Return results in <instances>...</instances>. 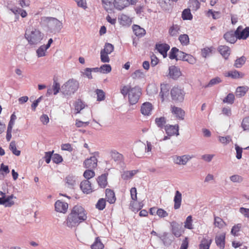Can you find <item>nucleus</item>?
Returning <instances> with one entry per match:
<instances>
[{
	"label": "nucleus",
	"mask_w": 249,
	"mask_h": 249,
	"mask_svg": "<svg viewBox=\"0 0 249 249\" xmlns=\"http://www.w3.org/2000/svg\"><path fill=\"white\" fill-rule=\"evenodd\" d=\"M87 218V213L81 206H74L71 210V213L67 216L64 223L67 227L72 228L79 225Z\"/></svg>",
	"instance_id": "f257e3e1"
},
{
	"label": "nucleus",
	"mask_w": 249,
	"mask_h": 249,
	"mask_svg": "<svg viewBox=\"0 0 249 249\" xmlns=\"http://www.w3.org/2000/svg\"><path fill=\"white\" fill-rule=\"evenodd\" d=\"M79 86V82L76 80L70 79L62 86V90L64 94L71 95L77 90Z\"/></svg>",
	"instance_id": "f03ea898"
},
{
	"label": "nucleus",
	"mask_w": 249,
	"mask_h": 249,
	"mask_svg": "<svg viewBox=\"0 0 249 249\" xmlns=\"http://www.w3.org/2000/svg\"><path fill=\"white\" fill-rule=\"evenodd\" d=\"M25 37L31 45L37 44L42 39L43 34L37 29H34L29 33H26Z\"/></svg>",
	"instance_id": "7ed1b4c3"
},
{
	"label": "nucleus",
	"mask_w": 249,
	"mask_h": 249,
	"mask_svg": "<svg viewBox=\"0 0 249 249\" xmlns=\"http://www.w3.org/2000/svg\"><path fill=\"white\" fill-rule=\"evenodd\" d=\"M44 21L47 23V26L51 32H59L62 28V23L55 18H45Z\"/></svg>",
	"instance_id": "20e7f679"
},
{
	"label": "nucleus",
	"mask_w": 249,
	"mask_h": 249,
	"mask_svg": "<svg viewBox=\"0 0 249 249\" xmlns=\"http://www.w3.org/2000/svg\"><path fill=\"white\" fill-rule=\"evenodd\" d=\"M170 94L171 98L174 102L180 103L184 100L185 92L181 88L174 87L171 89Z\"/></svg>",
	"instance_id": "39448f33"
},
{
	"label": "nucleus",
	"mask_w": 249,
	"mask_h": 249,
	"mask_svg": "<svg viewBox=\"0 0 249 249\" xmlns=\"http://www.w3.org/2000/svg\"><path fill=\"white\" fill-rule=\"evenodd\" d=\"M142 94L141 89L138 87L130 88L128 95V100L131 105L136 104L139 101Z\"/></svg>",
	"instance_id": "423d86ee"
},
{
	"label": "nucleus",
	"mask_w": 249,
	"mask_h": 249,
	"mask_svg": "<svg viewBox=\"0 0 249 249\" xmlns=\"http://www.w3.org/2000/svg\"><path fill=\"white\" fill-rule=\"evenodd\" d=\"M235 32L237 39H246L249 36V27H247L243 29L242 26H239Z\"/></svg>",
	"instance_id": "0eeeda50"
},
{
	"label": "nucleus",
	"mask_w": 249,
	"mask_h": 249,
	"mask_svg": "<svg viewBox=\"0 0 249 249\" xmlns=\"http://www.w3.org/2000/svg\"><path fill=\"white\" fill-rule=\"evenodd\" d=\"M181 75L180 69L175 66H171L169 67L168 76L170 78L177 80Z\"/></svg>",
	"instance_id": "6e6552de"
},
{
	"label": "nucleus",
	"mask_w": 249,
	"mask_h": 249,
	"mask_svg": "<svg viewBox=\"0 0 249 249\" xmlns=\"http://www.w3.org/2000/svg\"><path fill=\"white\" fill-rule=\"evenodd\" d=\"M178 60L187 61L191 64H194L196 63V60L192 55L187 54L182 51L179 52Z\"/></svg>",
	"instance_id": "1a4fd4ad"
},
{
	"label": "nucleus",
	"mask_w": 249,
	"mask_h": 249,
	"mask_svg": "<svg viewBox=\"0 0 249 249\" xmlns=\"http://www.w3.org/2000/svg\"><path fill=\"white\" fill-rule=\"evenodd\" d=\"M54 207L56 212L65 213L68 209V204L66 202L57 200L55 203Z\"/></svg>",
	"instance_id": "9d476101"
},
{
	"label": "nucleus",
	"mask_w": 249,
	"mask_h": 249,
	"mask_svg": "<svg viewBox=\"0 0 249 249\" xmlns=\"http://www.w3.org/2000/svg\"><path fill=\"white\" fill-rule=\"evenodd\" d=\"M160 239L162 241L165 246H169L171 244L174 237L173 235L167 232H164L162 235L159 236Z\"/></svg>",
	"instance_id": "9b49d317"
},
{
	"label": "nucleus",
	"mask_w": 249,
	"mask_h": 249,
	"mask_svg": "<svg viewBox=\"0 0 249 249\" xmlns=\"http://www.w3.org/2000/svg\"><path fill=\"white\" fill-rule=\"evenodd\" d=\"M171 112L176 115V117L181 120L184 119L185 116V111L181 108L177 107L175 106L171 107Z\"/></svg>",
	"instance_id": "f8f14e48"
},
{
	"label": "nucleus",
	"mask_w": 249,
	"mask_h": 249,
	"mask_svg": "<svg viewBox=\"0 0 249 249\" xmlns=\"http://www.w3.org/2000/svg\"><path fill=\"white\" fill-rule=\"evenodd\" d=\"M153 109V106L149 102H145L142 104L141 108V112L144 116H149L151 114Z\"/></svg>",
	"instance_id": "ddd939ff"
},
{
	"label": "nucleus",
	"mask_w": 249,
	"mask_h": 249,
	"mask_svg": "<svg viewBox=\"0 0 249 249\" xmlns=\"http://www.w3.org/2000/svg\"><path fill=\"white\" fill-rule=\"evenodd\" d=\"M97 165V159L95 156L86 159L84 162V166L86 168H95Z\"/></svg>",
	"instance_id": "4468645a"
},
{
	"label": "nucleus",
	"mask_w": 249,
	"mask_h": 249,
	"mask_svg": "<svg viewBox=\"0 0 249 249\" xmlns=\"http://www.w3.org/2000/svg\"><path fill=\"white\" fill-rule=\"evenodd\" d=\"M169 85L167 84H161L160 85V91L159 96L161 99V102H163L164 98L166 97L169 95Z\"/></svg>",
	"instance_id": "2eb2a0df"
},
{
	"label": "nucleus",
	"mask_w": 249,
	"mask_h": 249,
	"mask_svg": "<svg viewBox=\"0 0 249 249\" xmlns=\"http://www.w3.org/2000/svg\"><path fill=\"white\" fill-rule=\"evenodd\" d=\"M90 182L88 180H84L80 183V188L84 193L87 194L92 192Z\"/></svg>",
	"instance_id": "dca6fc26"
},
{
	"label": "nucleus",
	"mask_w": 249,
	"mask_h": 249,
	"mask_svg": "<svg viewBox=\"0 0 249 249\" xmlns=\"http://www.w3.org/2000/svg\"><path fill=\"white\" fill-rule=\"evenodd\" d=\"M165 130L167 134L171 136L176 134L177 135H178V125H166L165 126Z\"/></svg>",
	"instance_id": "f3484780"
},
{
	"label": "nucleus",
	"mask_w": 249,
	"mask_h": 249,
	"mask_svg": "<svg viewBox=\"0 0 249 249\" xmlns=\"http://www.w3.org/2000/svg\"><path fill=\"white\" fill-rule=\"evenodd\" d=\"M156 49L165 58L167 56V52L170 49V46L166 43L157 44Z\"/></svg>",
	"instance_id": "a211bd4d"
},
{
	"label": "nucleus",
	"mask_w": 249,
	"mask_h": 249,
	"mask_svg": "<svg viewBox=\"0 0 249 249\" xmlns=\"http://www.w3.org/2000/svg\"><path fill=\"white\" fill-rule=\"evenodd\" d=\"M107 176L108 173H104L99 176L96 180L99 186L102 188H105L107 185Z\"/></svg>",
	"instance_id": "6ab92c4d"
},
{
	"label": "nucleus",
	"mask_w": 249,
	"mask_h": 249,
	"mask_svg": "<svg viewBox=\"0 0 249 249\" xmlns=\"http://www.w3.org/2000/svg\"><path fill=\"white\" fill-rule=\"evenodd\" d=\"M106 200L110 204H113L116 201V197L114 192L110 189H106L105 190Z\"/></svg>",
	"instance_id": "aec40b11"
},
{
	"label": "nucleus",
	"mask_w": 249,
	"mask_h": 249,
	"mask_svg": "<svg viewBox=\"0 0 249 249\" xmlns=\"http://www.w3.org/2000/svg\"><path fill=\"white\" fill-rule=\"evenodd\" d=\"M223 37L227 42L231 43H234L237 39L235 32L233 31L227 32L224 35Z\"/></svg>",
	"instance_id": "412c9836"
},
{
	"label": "nucleus",
	"mask_w": 249,
	"mask_h": 249,
	"mask_svg": "<svg viewBox=\"0 0 249 249\" xmlns=\"http://www.w3.org/2000/svg\"><path fill=\"white\" fill-rule=\"evenodd\" d=\"M215 240L216 245L221 249H223L225 248V233L216 236Z\"/></svg>",
	"instance_id": "4be33fe9"
},
{
	"label": "nucleus",
	"mask_w": 249,
	"mask_h": 249,
	"mask_svg": "<svg viewBox=\"0 0 249 249\" xmlns=\"http://www.w3.org/2000/svg\"><path fill=\"white\" fill-rule=\"evenodd\" d=\"M182 195L179 191H177L175 193V196L174 198V208L177 210L180 208L181 203Z\"/></svg>",
	"instance_id": "5701e85b"
},
{
	"label": "nucleus",
	"mask_w": 249,
	"mask_h": 249,
	"mask_svg": "<svg viewBox=\"0 0 249 249\" xmlns=\"http://www.w3.org/2000/svg\"><path fill=\"white\" fill-rule=\"evenodd\" d=\"M129 4L128 0H114V5L115 7L121 10Z\"/></svg>",
	"instance_id": "b1692460"
},
{
	"label": "nucleus",
	"mask_w": 249,
	"mask_h": 249,
	"mask_svg": "<svg viewBox=\"0 0 249 249\" xmlns=\"http://www.w3.org/2000/svg\"><path fill=\"white\" fill-rule=\"evenodd\" d=\"M218 52L225 59H227L230 54V48L227 46H220L218 48Z\"/></svg>",
	"instance_id": "393cba45"
},
{
	"label": "nucleus",
	"mask_w": 249,
	"mask_h": 249,
	"mask_svg": "<svg viewBox=\"0 0 249 249\" xmlns=\"http://www.w3.org/2000/svg\"><path fill=\"white\" fill-rule=\"evenodd\" d=\"M132 29L134 34L137 36L142 37L146 33L145 30L138 25H133L132 26Z\"/></svg>",
	"instance_id": "a878e982"
},
{
	"label": "nucleus",
	"mask_w": 249,
	"mask_h": 249,
	"mask_svg": "<svg viewBox=\"0 0 249 249\" xmlns=\"http://www.w3.org/2000/svg\"><path fill=\"white\" fill-rule=\"evenodd\" d=\"M249 88L247 86H240L237 88L235 95L237 97L244 96L248 91Z\"/></svg>",
	"instance_id": "bb28decb"
},
{
	"label": "nucleus",
	"mask_w": 249,
	"mask_h": 249,
	"mask_svg": "<svg viewBox=\"0 0 249 249\" xmlns=\"http://www.w3.org/2000/svg\"><path fill=\"white\" fill-rule=\"evenodd\" d=\"M245 74L236 70L229 71L226 76L231 77L233 79H238L244 77Z\"/></svg>",
	"instance_id": "cd10ccee"
},
{
	"label": "nucleus",
	"mask_w": 249,
	"mask_h": 249,
	"mask_svg": "<svg viewBox=\"0 0 249 249\" xmlns=\"http://www.w3.org/2000/svg\"><path fill=\"white\" fill-rule=\"evenodd\" d=\"M180 28L179 25L173 24L169 29L168 33L169 35L171 36H177L179 34Z\"/></svg>",
	"instance_id": "c85d7f7f"
},
{
	"label": "nucleus",
	"mask_w": 249,
	"mask_h": 249,
	"mask_svg": "<svg viewBox=\"0 0 249 249\" xmlns=\"http://www.w3.org/2000/svg\"><path fill=\"white\" fill-rule=\"evenodd\" d=\"M179 52H181V51H179L177 48H172L169 53V58L172 60L176 59V60H178V57Z\"/></svg>",
	"instance_id": "c756f323"
},
{
	"label": "nucleus",
	"mask_w": 249,
	"mask_h": 249,
	"mask_svg": "<svg viewBox=\"0 0 249 249\" xmlns=\"http://www.w3.org/2000/svg\"><path fill=\"white\" fill-rule=\"evenodd\" d=\"M212 241L211 239L203 238L199 246V249H209Z\"/></svg>",
	"instance_id": "7c9ffc66"
},
{
	"label": "nucleus",
	"mask_w": 249,
	"mask_h": 249,
	"mask_svg": "<svg viewBox=\"0 0 249 249\" xmlns=\"http://www.w3.org/2000/svg\"><path fill=\"white\" fill-rule=\"evenodd\" d=\"M111 158L117 163H120L123 160V156L116 151H112L110 153Z\"/></svg>",
	"instance_id": "2f4dec72"
},
{
	"label": "nucleus",
	"mask_w": 249,
	"mask_h": 249,
	"mask_svg": "<svg viewBox=\"0 0 249 249\" xmlns=\"http://www.w3.org/2000/svg\"><path fill=\"white\" fill-rule=\"evenodd\" d=\"M104 248V244L102 243L101 239L99 237L95 238V240L91 246V249H103Z\"/></svg>",
	"instance_id": "473e14b6"
},
{
	"label": "nucleus",
	"mask_w": 249,
	"mask_h": 249,
	"mask_svg": "<svg viewBox=\"0 0 249 249\" xmlns=\"http://www.w3.org/2000/svg\"><path fill=\"white\" fill-rule=\"evenodd\" d=\"M181 17L183 20H191L193 18V16L191 13L190 9H184L182 12Z\"/></svg>",
	"instance_id": "72a5a7b5"
},
{
	"label": "nucleus",
	"mask_w": 249,
	"mask_h": 249,
	"mask_svg": "<svg viewBox=\"0 0 249 249\" xmlns=\"http://www.w3.org/2000/svg\"><path fill=\"white\" fill-rule=\"evenodd\" d=\"M246 58L244 56L237 58L234 64V66L237 68H241L246 62Z\"/></svg>",
	"instance_id": "f704fd0d"
},
{
	"label": "nucleus",
	"mask_w": 249,
	"mask_h": 249,
	"mask_svg": "<svg viewBox=\"0 0 249 249\" xmlns=\"http://www.w3.org/2000/svg\"><path fill=\"white\" fill-rule=\"evenodd\" d=\"M221 82L222 81L221 79L218 77H216L212 79L207 84L204 85L203 87L204 88L211 87L215 85L221 83Z\"/></svg>",
	"instance_id": "c9c22d12"
},
{
	"label": "nucleus",
	"mask_w": 249,
	"mask_h": 249,
	"mask_svg": "<svg viewBox=\"0 0 249 249\" xmlns=\"http://www.w3.org/2000/svg\"><path fill=\"white\" fill-rule=\"evenodd\" d=\"M189 7L193 11H196L200 7V3L198 0H190Z\"/></svg>",
	"instance_id": "e433bc0d"
},
{
	"label": "nucleus",
	"mask_w": 249,
	"mask_h": 249,
	"mask_svg": "<svg viewBox=\"0 0 249 249\" xmlns=\"http://www.w3.org/2000/svg\"><path fill=\"white\" fill-rule=\"evenodd\" d=\"M188 160V159L185 156L177 157L174 159V162L178 164L185 165Z\"/></svg>",
	"instance_id": "4c0bfd02"
},
{
	"label": "nucleus",
	"mask_w": 249,
	"mask_h": 249,
	"mask_svg": "<svg viewBox=\"0 0 249 249\" xmlns=\"http://www.w3.org/2000/svg\"><path fill=\"white\" fill-rule=\"evenodd\" d=\"M155 121L157 125L160 128H163L166 123V120L164 117L156 118Z\"/></svg>",
	"instance_id": "58836bf2"
},
{
	"label": "nucleus",
	"mask_w": 249,
	"mask_h": 249,
	"mask_svg": "<svg viewBox=\"0 0 249 249\" xmlns=\"http://www.w3.org/2000/svg\"><path fill=\"white\" fill-rule=\"evenodd\" d=\"M106 205V200L103 198H100L95 205L96 209L100 211L103 210Z\"/></svg>",
	"instance_id": "ea45409f"
},
{
	"label": "nucleus",
	"mask_w": 249,
	"mask_h": 249,
	"mask_svg": "<svg viewBox=\"0 0 249 249\" xmlns=\"http://www.w3.org/2000/svg\"><path fill=\"white\" fill-rule=\"evenodd\" d=\"M9 148L13 154L16 156H19L20 155V151L17 149L16 144L15 141H12L10 142Z\"/></svg>",
	"instance_id": "a19ab883"
},
{
	"label": "nucleus",
	"mask_w": 249,
	"mask_h": 249,
	"mask_svg": "<svg viewBox=\"0 0 249 249\" xmlns=\"http://www.w3.org/2000/svg\"><path fill=\"white\" fill-rule=\"evenodd\" d=\"M85 106L84 103L81 99L77 100L74 105L75 109L77 111L76 113H80V111L84 108Z\"/></svg>",
	"instance_id": "79ce46f5"
},
{
	"label": "nucleus",
	"mask_w": 249,
	"mask_h": 249,
	"mask_svg": "<svg viewBox=\"0 0 249 249\" xmlns=\"http://www.w3.org/2000/svg\"><path fill=\"white\" fill-rule=\"evenodd\" d=\"M13 198H16L13 195L6 196L4 197V204L6 207H11L14 204V201L12 200Z\"/></svg>",
	"instance_id": "37998d69"
},
{
	"label": "nucleus",
	"mask_w": 249,
	"mask_h": 249,
	"mask_svg": "<svg viewBox=\"0 0 249 249\" xmlns=\"http://www.w3.org/2000/svg\"><path fill=\"white\" fill-rule=\"evenodd\" d=\"M214 225L215 227L220 229L223 227L225 222L222 218L214 215Z\"/></svg>",
	"instance_id": "c03bdc74"
},
{
	"label": "nucleus",
	"mask_w": 249,
	"mask_h": 249,
	"mask_svg": "<svg viewBox=\"0 0 249 249\" xmlns=\"http://www.w3.org/2000/svg\"><path fill=\"white\" fill-rule=\"evenodd\" d=\"M235 99L234 95L232 93H229L223 100V102L229 104H232Z\"/></svg>",
	"instance_id": "a18cd8bd"
},
{
	"label": "nucleus",
	"mask_w": 249,
	"mask_h": 249,
	"mask_svg": "<svg viewBox=\"0 0 249 249\" xmlns=\"http://www.w3.org/2000/svg\"><path fill=\"white\" fill-rule=\"evenodd\" d=\"M178 40L182 45H187L189 43V38L187 34L181 35L179 36Z\"/></svg>",
	"instance_id": "49530a36"
},
{
	"label": "nucleus",
	"mask_w": 249,
	"mask_h": 249,
	"mask_svg": "<svg viewBox=\"0 0 249 249\" xmlns=\"http://www.w3.org/2000/svg\"><path fill=\"white\" fill-rule=\"evenodd\" d=\"M114 50V46L112 44L107 43L105 44L104 49H102L101 51H103L107 54L111 53Z\"/></svg>",
	"instance_id": "de8ad7c7"
},
{
	"label": "nucleus",
	"mask_w": 249,
	"mask_h": 249,
	"mask_svg": "<svg viewBox=\"0 0 249 249\" xmlns=\"http://www.w3.org/2000/svg\"><path fill=\"white\" fill-rule=\"evenodd\" d=\"M120 22L123 25H129L131 23V19L126 15H122L120 18Z\"/></svg>",
	"instance_id": "09e8293b"
},
{
	"label": "nucleus",
	"mask_w": 249,
	"mask_h": 249,
	"mask_svg": "<svg viewBox=\"0 0 249 249\" xmlns=\"http://www.w3.org/2000/svg\"><path fill=\"white\" fill-rule=\"evenodd\" d=\"M241 126L244 131H249V117L243 119Z\"/></svg>",
	"instance_id": "8fccbe9b"
},
{
	"label": "nucleus",
	"mask_w": 249,
	"mask_h": 249,
	"mask_svg": "<svg viewBox=\"0 0 249 249\" xmlns=\"http://www.w3.org/2000/svg\"><path fill=\"white\" fill-rule=\"evenodd\" d=\"M100 72L103 73H107L111 71V67L109 64H104L100 67Z\"/></svg>",
	"instance_id": "3c124183"
},
{
	"label": "nucleus",
	"mask_w": 249,
	"mask_h": 249,
	"mask_svg": "<svg viewBox=\"0 0 249 249\" xmlns=\"http://www.w3.org/2000/svg\"><path fill=\"white\" fill-rule=\"evenodd\" d=\"M66 182L69 186L72 187L75 183L74 177L71 175L68 176L65 178Z\"/></svg>",
	"instance_id": "603ef678"
},
{
	"label": "nucleus",
	"mask_w": 249,
	"mask_h": 249,
	"mask_svg": "<svg viewBox=\"0 0 249 249\" xmlns=\"http://www.w3.org/2000/svg\"><path fill=\"white\" fill-rule=\"evenodd\" d=\"M48 49V48H47L46 46H45L44 45L41 46L36 50V53H37L38 57H42V56H44L45 54V51Z\"/></svg>",
	"instance_id": "864d4df0"
},
{
	"label": "nucleus",
	"mask_w": 249,
	"mask_h": 249,
	"mask_svg": "<svg viewBox=\"0 0 249 249\" xmlns=\"http://www.w3.org/2000/svg\"><path fill=\"white\" fill-rule=\"evenodd\" d=\"M84 177L88 180L95 176V173L92 170H86L83 174Z\"/></svg>",
	"instance_id": "5fc2aeb1"
},
{
	"label": "nucleus",
	"mask_w": 249,
	"mask_h": 249,
	"mask_svg": "<svg viewBox=\"0 0 249 249\" xmlns=\"http://www.w3.org/2000/svg\"><path fill=\"white\" fill-rule=\"evenodd\" d=\"M52 160L54 163L59 164L63 161V158L60 155L54 154L53 155Z\"/></svg>",
	"instance_id": "6e6d98bb"
},
{
	"label": "nucleus",
	"mask_w": 249,
	"mask_h": 249,
	"mask_svg": "<svg viewBox=\"0 0 249 249\" xmlns=\"http://www.w3.org/2000/svg\"><path fill=\"white\" fill-rule=\"evenodd\" d=\"M208 16H212L213 19H218L220 17V12L218 11H213L212 10H209L208 11Z\"/></svg>",
	"instance_id": "4d7b16f0"
},
{
	"label": "nucleus",
	"mask_w": 249,
	"mask_h": 249,
	"mask_svg": "<svg viewBox=\"0 0 249 249\" xmlns=\"http://www.w3.org/2000/svg\"><path fill=\"white\" fill-rule=\"evenodd\" d=\"M231 180L233 182H241L243 180V178L239 175H234L230 177Z\"/></svg>",
	"instance_id": "13d9d810"
},
{
	"label": "nucleus",
	"mask_w": 249,
	"mask_h": 249,
	"mask_svg": "<svg viewBox=\"0 0 249 249\" xmlns=\"http://www.w3.org/2000/svg\"><path fill=\"white\" fill-rule=\"evenodd\" d=\"M96 93L97 96V101H103L105 99V94L102 90L97 89Z\"/></svg>",
	"instance_id": "bf43d9fd"
},
{
	"label": "nucleus",
	"mask_w": 249,
	"mask_h": 249,
	"mask_svg": "<svg viewBox=\"0 0 249 249\" xmlns=\"http://www.w3.org/2000/svg\"><path fill=\"white\" fill-rule=\"evenodd\" d=\"M101 61L103 63H108L110 61V58L107 54L104 53L103 51H101Z\"/></svg>",
	"instance_id": "052dcab7"
},
{
	"label": "nucleus",
	"mask_w": 249,
	"mask_h": 249,
	"mask_svg": "<svg viewBox=\"0 0 249 249\" xmlns=\"http://www.w3.org/2000/svg\"><path fill=\"white\" fill-rule=\"evenodd\" d=\"M156 214L160 218H164L168 215V213L161 208L158 209L156 211Z\"/></svg>",
	"instance_id": "680f3d73"
},
{
	"label": "nucleus",
	"mask_w": 249,
	"mask_h": 249,
	"mask_svg": "<svg viewBox=\"0 0 249 249\" xmlns=\"http://www.w3.org/2000/svg\"><path fill=\"white\" fill-rule=\"evenodd\" d=\"M219 141L223 144H227L231 141V137L229 136H227L226 137L220 136L219 137Z\"/></svg>",
	"instance_id": "e2e57ef3"
},
{
	"label": "nucleus",
	"mask_w": 249,
	"mask_h": 249,
	"mask_svg": "<svg viewBox=\"0 0 249 249\" xmlns=\"http://www.w3.org/2000/svg\"><path fill=\"white\" fill-rule=\"evenodd\" d=\"M241 228V224H238L232 227L231 231V233L234 236H237V233L240 231Z\"/></svg>",
	"instance_id": "0e129e2a"
},
{
	"label": "nucleus",
	"mask_w": 249,
	"mask_h": 249,
	"mask_svg": "<svg viewBox=\"0 0 249 249\" xmlns=\"http://www.w3.org/2000/svg\"><path fill=\"white\" fill-rule=\"evenodd\" d=\"M192 216L189 215L188 216L185 222V227L186 228H187L188 229H192L193 228L192 227Z\"/></svg>",
	"instance_id": "69168bd1"
},
{
	"label": "nucleus",
	"mask_w": 249,
	"mask_h": 249,
	"mask_svg": "<svg viewBox=\"0 0 249 249\" xmlns=\"http://www.w3.org/2000/svg\"><path fill=\"white\" fill-rule=\"evenodd\" d=\"M143 72L140 70H136L132 74V76L133 79H139L143 77Z\"/></svg>",
	"instance_id": "338daca9"
},
{
	"label": "nucleus",
	"mask_w": 249,
	"mask_h": 249,
	"mask_svg": "<svg viewBox=\"0 0 249 249\" xmlns=\"http://www.w3.org/2000/svg\"><path fill=\"white\" fill-rule=\"evenodd\" d=\"M235 148L236 152V157L239 160L242 158V148L239 147L237 144L235 145Z\"/></svg>",
	"instance_id": "774afa93"
}]
</instances>
